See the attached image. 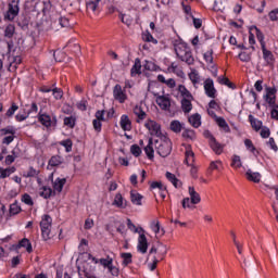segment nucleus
Here are the masks:
<instances>
[{
    "mask_svg": "<svg viewBox=\"0 0 278 278\" xmlns=\"http://www.w3.org/2000/svg\"><path fill=\"white\" fill-rule=\"evenodd\" d=\"M174 49L177 58H179L181 62H186V64L189 66L194 64V56H192V51L184 41L176 40L174 42Z\"/></svg>",
    "mask_w": 278,
    "mask_h": 278,
    "instance_id": "obj_1",
    "label": "nucleus"
},
{
    "mask_svg": "<svg viewBox=\"0 0 278 278\" xmlns=\"http://www.w3.org/2000/svg\"><path fill=\"white\" fill-rule=\"evenodd\" d=\"M154 147L156 149V153H159L161 157H168L173 151V142L166 136L156 139L154 141Z\"/></svg>",
    "mask_w": 278,
    "mask_h": 278,
    "instance_id": "obj_2",
    "label": "nucleus"
},
{
    "mask_svg": "<svg viewBox=\"0 0 278 278\" xmlns=\"http://www.w3.org/2000/svg\"><path fill=\"white\" fill-rule=\"evenodd\" d=\"M8 49H9V71L10 73H14L16 68H18V65L22 64L23 58L21 55L15 54L14 50L12 51V42H8Z\"/></svg>",
    "mask_w": 278,
    "mask_h": 278,
    "instance_id": "obj_3",
    "label": "nucleus"
},
{
    "mask_svg": "<svg viewBox=\"0 0 278 278\" xmlns=\"http://www.w3.org/2000/svg\"><path fill=\"white\" fill-rule=\"evenodd\" d=\"M53 224V219L49 215H43L41 217L40 227H41V236L43 240L51 239V225Z\"/></svg>",
    "mask_w": 278,
    "mask_h": 278,
    "instance_id": "obj_4",
    "label": "nucleus"
},
{
    "mask_svg": "<svg viewBox=\"0 0 278 278\" xmlns=\"http://www.w3.org/2000/svg\"><path fill=\"white\" fill-rule=\"evenodd\" d=\"M21 0H12L9 3L8 11L4 15L5 21H14L16 16H18V12H21Z\"/></svg>",
    "mask_w": 278,
    "mask_h": 278,
    "instance_id": "obj_5",
    "label": "nucleus"
},
{
    "mask_svg": "<svg viewBox=\"0 0 278 278\" xmlns=\"http://www.w3.org/2000/svg\"><path fill=\"white\" fill-rule=\"evenodd\" d=\"M266 94L263 97L264 101L268 103L269 108H275L277 104V88L266 87Z\"/></svg>",
    "mask_w": 278,
    "mask_h": 278,
    "instance_id": "obj_6",
    "label": "nucleus"
},
{
    "mask_svg": "<svg viewBox=\"0 0 278 278\" xmlns=\"http://www.w3.org/2000/svg\"><path fill=\"white\" fill-rule=\"evenodd\" d=\"M144 127L149 130V132L152 136H155L156 138H161L164 137V135L162 134V126H160V124H157V122L153 121V119H149L146 124Z\"/></svg>",
    "mask_w": 278,
    "mask_h": 278,
    "instance_id": "obj_7",
    "label": "nucleus"
},
{
    "mask_svg": "<svg viewBox=\"0 0 278 278\" xmlns=\"http://www.w3.org/2000/svg\"><path fill=\"white\" fill-rule=\"evenodd\" d=\"M38 121L43 127H55L58 125V117L49 115L47 113H39Z\"/></svg>",
    "mask_w": 278,
    "mask_h": 278,
    "instance_id": "obj_8",
    "label": "nucleus"
},
{
    "mask_svg": "<svg viewBox=\"0 0 278 278\" xmlns=\"http://www.w3.org/2000/svg\"><path fill=\"white\" fill-rule=\"evenodd\" d=\"M113 97L115 101H118V103H125L127 100V93L125 92V89L121 85H115L113 88Z\"/></svg>",
    "mask_w": 278,
    "mask_h": 278,
    "instance_id": "obj_9",
    "label": "nucleus"
},
{
    "mask_svg": "<svg viewBox=\"0 0 278 278\" xmlns=\"http://www.w3.org/2000/svg\"><path fill=\"white\" fill-rule=\"evenodd\" d=\"M204 91L210 99H216V88L214 87V80L212 78H207L204 81Z\"/></svg>",
    "mask_w": 278,
    "mask_h": 278,
    "instance_id": "obj_10",
    "label": "nucleus"
},
{
    "mask_svg": "<svg viewBox=\"0 0 278 278\" xmlns=\"http://www.w3.org/2000/svg\"><path fill=\"white\" fill-rule=\"evenodd\" d=\"M137 251L142 253V255L149 251V241L147 240V236L144 233L139 235Z\"/></svg>",
    "mask_w": 278,
    "mask_h": 278,
    "instance_id": "obj_11",
    "label": "nucleus"
},
{
    "mask_svg": "<svg viewBox=\"0 0 278 278\" xmlns=\"http://www.w3.org/2000/svg\"><path fill=\"white\" fill-rule=\"evenodd\" d=\"M156 97V104L159 105V108H161V110H169L170 108V100L165 97V96H157Z\"/></svg>",
    "mask_w": 278,
    "mask_h": 278,
    "instance_id": "obj_12",
    "label": "nucleus"
},
{
    "mask_svg": "<svg viewBox=\"0 0 278 278\" xmlns=\"http://www.w3.org/2000/svg\"><path fill=\"white\" fill-rule=\"evenodd\" d=\"M210 147L216 155H220L223 153V144H220L218 141H216V138L214 136L210 137Z\"/></svg>",
    "mask_w": 278,
    "mask_h": 278,
    "instance_id": "obj_13",
    "label": "nucleus"
},
{
    "mask_svg": "<svg viewBox=\"0 0 278 278\" xmlns=\"http://www.w3.org/2000/svg\"><path fill=\"white\" fill-rule=\"evenodd\" d=\"M155 253H159V255H161V260H164L168 250L166 249V245L160 244L159 248L152 247L149 251V255H153Z\"/></svg>",
    "mask_w": 278,
    "mask_h": 278,
    "instance_id": "obj_14",
    "label": "nucleus"
},
{
    "mask_svg": "<svg viewBox=\"0 0 278 278\" xmlns=\"http://www.w3.org/2000/svg\"><path fill=\"white\" fill-rule=\"evenodd\" d=\"M263 52V59L265 60L266 64H273L275 62V55L268 49H266V45H263L261 48Z\"/></svg>",
    "mask_w": 278,
    "mask_h": 278,
    "instance_id": "obj_15",
    "label": "nucleus"
},
{
    "mask_svg": "<svg viewBox=\"0 0 278 278\" xmlns=\"http://www.w3.org/2000/svg\"><path fill=\"white\" fill-rule=\"evenodd\" d=\"M119 125L124 131H131V119L128 115H122Z\"/></svg>",
    "mask_w": 278,
    "mask_h": 278,
    "instance_id": "obj_16",
    "label": "nucleus"
},
{
    "mask_svg": "<svg viewBox=\"0 0 278 278\" xmlns=\"http://www.w3.org/2000/svg\"><path fill=\"white\" fill-rule=\"evenodd\" d=\"M245 177L249 181H253L254 184H260L262 179V175L260 173H254L251 169H248L245 173Z\"/></svg>",
    "mask_w": 278,
    "mask_h": 278,
    "instance_id": "obj_17",
    "label": "nucleus"
},
{
    "mask_svg": "<svg viewBox=\"0 0 278 278\" xmlns=\"http://www.w3.org/2000/svg\"><path fill=\"white\" fill-rule=\"evenodd\" d=\"M189 195L193 205H198V203H201V195L199 194V192H197V190H194V187H189Z\"/></svg>",
    "mask_w": 278,
    "mask_h": 278,
    "instance_id": "obj_18",
    "label": "nucleus"
},
{
    "mask_svg": "<svg viewBox=\"0 0 278 278\" xmlns=\"http://www.w3.org/2000/svg\"><path fill=\"white\" fill-rule=\"evenodd\" d=\"M134 114L137 116V123H142L147 118V113L142 110V106L136 105L134 108Z\"/></svg>",
    "mask_w": 278,
    "mask_h": 278,
    "instance_id": "obj_19",
    "label": "nucleus"
},
{
    "mask_svg": "<svg viewBox=\"0 0 278 278\" xmlns=\"http://www.w3.org/2000/svg\"><path fill=\"white\" fill-rule=\"evenodd\" d=\"M113 205H116V207H122L123 210H125V207H127V201L123 199V194L116 193L115 199L113 201Z\"/></svg>",
    "mask_w": 278,
    "mask_h": 278,
    "instance_id": "obj_20",
    "label": "nucleus"
},
{
    "mask_svg": "<svg viewBox=\"0 0 278 278\" xmlns=\"http://www.w3.org/2000/svg\"><path fill=\"white\" fill-rule=\"evenodd\" d=\"M144 153L150 160H153V157H155V150H153V138L149 139L148 146L144 148Z\"/></svg>",
    "mask_w": 278,
    "mask_h": 278,
    "instance_id": "obj_21",
    "label": "nucleus"
},
{
    "mask_svg": "<svg viewBox=\"0 0 278 278\" xmlns=\"http://www.w3.org/2000/svg\"><path fill=\"white\" fill-rule=\"evenodd\" d=\"M21 248L26 249L27 253H31L34 251V249L31 248V242L27 238L22 239L16 245V249Z\"/></svg>",
    "mask_w": 278,
    "mask_h": 278,
    "instance_id": "obj_22",
    "label": "nucleus"
},
{
    "mask_svg": "<svg viewBox=\"0 0 278 278\" xmlns=\"http://www.w3.org/2000/svg\"><path fill=\"white\" fill-rule=\"evenodd\" d=\"M142 64L139 59H136L134 66L130 70L131 77H136V75H141Z\"/></svg>",
    "mask_w": 278,
    "mask_h": 278,
    "instance_id": "obj_23",
    "label": "nucleus"
},
{
    "mask_svg": "<svg viewBox=\"0 0 278 278\" xmlns=\"http://www.w3.org/2000/svg\"><path fill=\"white\" fill-rule=\"evenodd\" d=\"M65 185L66 178H56L53 182V189L55 190V192H62Z\"/></svg>",
    "mask_w": 278,
    "mask_h": 278,
    "instance_id": "obj_24",
    "label": "nucleus"
},
{
    "mask_svg": "<svg viewBox=\"0 0 278 278\" xmlns=\"http://www.w3.org/2000/svg\"><path fill=\"white\" fill-rule=\"evenodd\" d=\"M166 179H168V181H170V184H173V186L175 188H179L181 187V181H179V179H177V176H175V174L167 172L165 174Z\"/></svg>",
    "mask_w": 278,
    "mask_h": 278,
    "instance_id": "obj_25",
    "label": "nucleus"
},
{
    "mask_svg": "<svg viewBox=\"0 0 278 278\" xmlns=\"http://www.w3.org/2000/svg\"><path fill=\"white\" fill-rule=\"evenodd\" d=\"M181 109L185 114L192 112V102L190 101V98H185L181 100Z\"/></svg>",
    "mask_w": 278,
    "mask_h": 278,
    "instance_id": "obj_26",
    "label": "nucleus"
},
{
    "mask_svg": "<svg viewBox=\"0 0 278 278\" xmlns=\"http://www.w3.org/2000/svg\"><path fill=\"white\" fill-rule=\"evenodd\" d=\"M169 127L172 131H174V134H181V129H184V124L179 121H172Z\"/></svg>",
    "mask_w": 278,
    "mask_h": 278,
    "instance_id": "obj_27",
    "label": "nucleus"
},
{
    "mask_svg": "<svg viewBox=\"0 0 278 278\" xmlns=\"http://www.w3.org/2000/svg\"><path fill=\"white\" fill-rule=\"evenodd\" d=\"M130 201L134 205H142V195L136 191H131Z\"/></svg>",
    "mask_w": 278,
    "mask_h": 278,
    "instance_id": "obj_28",
    "label": "nucleus"
},
{
    "mask_svg": "<svg viewBox=\"0 0 278 278\" xmlns=\"http://www.w3.org/2000/svg\"><path fill=\"white\" fill-rule=\"evenodd\" d=\"M189 123L194 127L195 129L201 127V115L193 114L189 117Z\"/></svg>",
    "mask_w": 278,
    "mask_h": 278,
    "instance_id": "obj_29",
    "label": "nucleus"
},
{
    "mask_svg": "<svg viewBox=\"0 0 278 278\" xmlns=\"http://www.w3.org/2000/svg\"><path fill=\"white\" fill-rule=\"evenodd\" d=\"M16 168L14 167H9V168H3L0 167V179H5L10 177L13 173H15Z\"/></svg>",
    "mask_w": 278,
    "mask_h": 278,
    "instance_id": "obj_30",
    "label": "nucleus"
},
{
    "mask_svg": "<svg viewBox=\"0 0 278 278\" xmlns=\"http://www.w3.org/2000/svg\"><path fill=\"white\" fill-rule=\"evenodd\" d=\"M249 121L255 131H260V129H262V121L255 118L253 115H249Z\"/></svg>",
    "mask_w": 278,
    "mask_h": 278,
    "instance_id": "obj_31",
    "label": "nucleus"
},
{
    "mask_svg": "<svg viewBox=\"0 0 278 278\" xmlns=\"http://www.w3.org/2000/svg\"><path fill=\"white\" fill-rule=\"evenodd\" d=\"M189 79L192 81L193 86H197V84L201 81V76H199V72L197 70H192L189 74Z\"/></svg>",
    "mask_w": 278,
    "mask_h": 278,
    "instance_id": "obj_32",
    "label": "nucleus"
},
{
    "mask_svg": "<svg viewBox=\"0 0 278 278\" xmlns=\"http://www.w3.org/2000/svg\"><path fill=\"white\" fill-rule=\"evenodd\" d=\"M64 159L60 155H54L49 160V166H60V164H63Z\"/></svg>",
    "mask_w": 278,
    "mask_h": 278,
    "instance_id": "obj_33",
    "label": "nucleus"
},
{
    "mask_svg": "<svg viewBox=\"0 0 278 278\" xmlns=\"http://www.w3.org/2000/svg\"><path fill=\"white\" fill-rule=\"evenodd\" d=\"M121 257H122V260H123V262H122L123 266H129V264H131V262H132V260H131V257H132L131 253L124 252V253L121 254Z\"/></svg>",
    "mask_w": 278,
    "mask_h": 278,
    "instance_id": "obj_34",
    "label": "nucleus"
},
{
    "mask_svg": "<svg viewBox=\"0 0 278 278\" xmlns=\"http://www.w3.org/2000/svg\"><path fill=\"white\" fill-rule=\"evenodd\" d=\"M215 121H216L218 127H220L222 129H224V131H229V125L227 124V122L225 121V118L217 116V117L215 118Z\"/></svg>",
    "mask_w": 278,
    "mask_h": 278,
    "instance_id": "obj_35",
    "label": "nucleus"
},
{
    "mask_svg": "<svg viewBox=\"0 0 278 278\" xmlns=\"http://www.w3.org/2000/svg\"><path fill=\"white\" fill-rule=\"evenodd\" d=\"M99 263L104 268H109L110 266H112L114 264V258H112L110 255H108L106 258H100Z\"/></svg>",
    "mask_w": 278,
    "mask_h": 278,
    "instance_id": "obj_36",
    "label": "nucleus"
},
{
    "mask_svg": "<svg viewBox=\"0 0 278 278\" xmlns=\"http://www.w3.org/2000/svg\"><path fill=\"white\" fill-rule=\"evenodd\" d=\"M185 162L188 166H192V164L194 163V152H192V150H187L186 151Z\"/></svg>",
    "mask_w": 278,
    "mask_h": 278,
    "instance_id": "obj_37",
    "label": "nucleus"
},
{
    "mask_svg": "<svg viewBox=\"0 0 278 278\" xmlns=\"http://www.w3.org/2000/svg\"><path fill=\"white\" fill-rule=\"evenodd\" d=\"M99 3H101V0H94V1L89 0L86 3L87 10H90L91 12H96L97 8H99Z\"/></svg>",
    "mask_w": 278,
    "mask_h": 278,
    "instance_id": "obj_38",
    "label": "nucleus"
},
{
    "mask_svg": "<svg viewBox=\"0 0 278 278\" xmlns=\"http://www.w3.org/2000/svg\"><path fill=\"white\" fill-rule=\"evenodd\" d=\"M60 144L65 148L66 153H71L73 151V141L71 139L60 141Z\"/></svg>",
    "mask_w": 278,
    "mask_h": 278,
    "instance_id": "obj_39",
    "label": "nucleus"
},
{
    "mask_svg": "<svg viewBox=\"0 0 278 278\" xmlns=\"http://www.w3.org/2000/svg\"><path fill=\"white\" fill-rule=\"evenodd\" d=\"M14 31H16V27H14L12 24H9L4 29L5 38H12V36H14Z\"/></svg>",
    "mask_w": 278,
    "mask_h": 278,
    "instance_id": "obj_40",
    "label": "nucleus"
},
{
    "mask_svg": "<svg viewBox=\"0 0 278 278\" xmlns=\"http://www.w3.org/2000/svg\"><path fill=\"white\" fill-rule=\"evenodd\" d=\"M232 168H242V160L240 159L239 155H233L232 156V162H231Z\"/></svg>",
    "mask_w": 278,
    "mask_h": 278,
    "instance_id": "obj_41",
    "label": "nucleus"
},
{
    "mask_svg": "<svg viewBox=\"0 0 278 278\" xmlns=\"http://www.w3.org/2000/svg\"><path fill=\"white\" fill-rule=\"evenodd\" d=\"M151 229L152 231H154V233H160L161 231V236H164L165 231L164 228L160 229V222H152L151 223Z\"/></svg>",
    "mask_w": 278,
    "mask_h": 278,
    "instance_id": "obj_42",
    "label": "nucleus"
},
{
    "mask_svg": "<svg viewBox=\"0 0 278 278\" xmlns=\"http://www.w3.org/2000/svg\"><path fill=\"white\" fill-rule=\"evenodd\" d=\"M53 190L50 187H42L40 197H42L43 199H50Z\"/></svg>",
    "mask_w": 278,
    "mask_h": 278,
    "instance_id": "obj_43",
    "label": "nucleus"
},
{
    "mask_svg": "<svg viewBox=\"0 0 278 278\" xmlns=\"http://www.w3.org/2000/svg\"><path fill=\"white\" fill-rule=\"evenodd\" d=\"M22 203H25V205H29L31 207L34 205V199H31L29 193H24L22 195Z\"/></svg>",
    "mask_w": 278,
    "mask_h": 278,
    "instance_id": "obj_44",
    "label": "nucleus"
},
{
    "mask_svg": "<svg viewBox=\"0 0 278 278\" xmlns=\"http://www.w3.org/2000/svg\"><path fill=\"white\" fill-rule=\"evenodd\" d=\"M217 81L222 86H227L228 88H233V85L231 84V81L227 77L220 76V77L217 78Z\"/></svg>",
    "mask_w": 278,
    "mask_h": 278,
    "instance_id": "obj_45",
    "label": "nucleus"
},
{
    "mask_svg": "<svg viewBox=\"0 0 278 278\" xmlns=\"http://www.w3.org/2000/svg\"><path fill=\"white\" fill-rule=\"evenodd\" d=\"M52 94L56 101H60V99L64 97V91H62L61 88L55 87L52 89Z\"/></svg>",
    "mask_w": 278,
    "mask_h": 278,
    "instance_id": "obj_46",
    "label": "nucleus"
},
{
    "mask_svg": "<svg viewBox=\"0 0 278 278\" xmlns=\"http://www.w3.org/2000/svg\"><path fill=\"white\" fill-rule=\"evenodd\" d=\"M143 67L146 71H157V65L153 61H144Z\"/></svg>",
    "mask_w": 278,
    "mask_h": 278,
    "instance_id": "obj_47",
    "label": "nucleus"
},
{
    "mask_svg": "<svg viewBox=\"0 0 278 278\" xmlns=\"http://www.w3.org/2000/svg\"><path fill=\"white\" fill-rule=\"evenodd\" d=\"M214 50H208L204 53V60L205 62H207L208 64H213L214 63Z\"/></svg>",
    "mask_w": 278,
    "mask_h": 278,
    "instance_id": "obj_48",
    "label": "nucleus"
},
{
    "mask_svg": "<svg viewBox=\"0 0 278 278\" xmlns=\"http://www.w3.org/2000/svg\"><path fill=\"white\" fill-rule=\"evenodd\" d=\"M178 90L182 97H186V99H192V94L190 93V91H188V89H186V86L180 85L178 87Z\"/></svg>",
    "mask_w": 278,
    "mask_h": 278,
    "instance_id": "obj_49",
    "label": "nucleus"
},
{
    "mask_svg": "<svg viewBox=\"0 0 278 278\" xmlns=\"http://www.w3.org/2000/svg\"><path fill=\"white\" fill-rule=\"evenodd\" d=\"M119 18H121L122 23H124V25H128V26L131 25V23L134 21L130 15H126L123 13L119 14Z\"/></svg>",
    "mask_w": 278,
    "mask_h": 278,
    "instance_id": "obj_50",
    "label": "nucleus"
},
{
    "mask_svg": "<svg viewBox=\"0 0 278 278\" xmlns=\"http://www.w3.org/2000/svg\"><path fill=\"white\" fill-rule=\"evenodd\" d=\"M75 117L74 116H70V117H65L64 118V125L65 127H70L71 129H73V127H75Z\"/></svg>",
    "mask_w": 278,
    "mask_h": 278,
    "instance_id": "obj_51",
    "label": "nucleus"
},
{
    "mask_svg": "<svg viewBox=\"0 0 278 278\" xmlns=\"http://www.w3.org/2000/svg\"><path fill=\"white\" fill-rule=\"evenodd\" d=\"M1 136H14V134H16V130L14 129V127H7V128H2L0 130Z\"/></svg>",
    "mask_w": 278,
    "mask_h": 278,
    "instance_id": "obj_52",
    "label": "nucleus"
},
{
    "mask_svg": "<svg viewBox=\"0 0 278 278\" xmlns=\"http://www.w3.org/2000/svg\"><path fill=\"white\" fill-rule=\"evenodd\" d=\"M130 152L135 155V157H140L142 150L140 149V146L134 144L130 147Z\"/></svg>",
    "mask_w": 278,
    "mask_h": 278,
    "instance_id": "obj_53",
    "label": "nucleus"
},
{
    "mask_svg": "<svg viewBox=\"0 0 278 278\" xmlns=\"http://www.w3.org/2000/svg\"><path fill=\"white\" fill-rule=\"evenodd\" d=\"M211 170H220L223 168V162L222 161H213L210 164Z\"/></svg>",
    "mask_w": 278,
    "mask_h": 278,
    "instance_id": "obj_54",
    "label": "nucleus"
},
{
    "mask_svg": "<svg viewBox=\"0 0 278 278\" xmlns=\"http://www.w3.org/2000/svg\"><path fill=\"white\" fill-rule=\"evenodd\" d=\"M109 273H111L112 277H118L121 275V269L114 266V263L108 268Z\"/></svg>",
    "mask_w": 278,
    "mask_h": 278,
    "instance_id": "obj_55",
    "label": "nucleus"
},
{
    "mask_svg": "<svg viewBox=\"0 0 278 278\" xmlns=\"http://www.w3.org/2000/svg\"><path fill=\"white\" fill-rule=\"evenodd\" d=\"M78 250L79 253H86V251H88V240L81 239Z\"/></svg>",
    "mask_w": 278,
    "mask_h": 278,
    "instance_id": "obj_56",
    "label": "nucleus"
},
{
    "mask_svg": "<svg viewBox=\"0 0 278 278\" xmlns=\"http://www.w3.org/2000/svg\"><path fill=\"white\" fill-rule=\"evenodd\" d=\"M254 29L256 30V38H257L258 42H261V48H263L264 45H266V41H264V34L261 33L257 27H254Z\"/></svg>",
    "mask_w": 278,
    "mask_h": 278,
    "instance_id": "obj_57",
    "label": "nucleus"
},
{
    "mask_svg": "<svg viewBox=\"0 0 278 278\" xmlns=\"http://www.w3.org/2000/svg\"><path fill=\"white\" fill-rule=\"evenodd\" d=\"M182 138H189V140H193V138H194V130L185 129L182 131Z\"/></svg>",
    "mask_w": 278,
    "mask_h": 278,
    "instance_id": "obj_58",
    "label": "nucleus"
},
{
    "mask_svg": "<svg viewBox=\"0 0 278 278\" xmlns=\"http://www.w3.org/2000/svg\"><path fill=\"white\" fill-rule=\"evenodd\" d=\"M150 188L152 190H155V188H157L159 190H166V187L162 185V182L160 181H153L150 184Z\"/></svg>",
    "mask_w": 278,
    "mask_h": 278,
    "instance_id": "obj_59",
    "label": "nucleus"
},
{
    "mask_svg": "<svg viewBox=\"0 0 278 278\" xmlns=\"http://www.w3.org/2000/svg\"><path fill=\"white\" fill-rule=\"evenodd\" d=\"M143 40H146V42H153V45H157V39L153 38V35L150 33L143 35Z\"/></svg>",
    "mask_w": 278,
    "mask_h": 278,
    "instance_id": "obj_60",
    "label": "nucleus"
},
{
    "mask_svg": "<svg viewBox=\"0 0 278 278\" xmlns=\"http://www.w3.org/2000/svg\"><path fill=\"white\" fill-rule=\"evenodd\" d=\"M21 213V206H18V204L13 203L10 206V214L16 215Z\"/></svg>",
    "mask_w": 278,
    "mask_h": 278,
    "instance_id": "obj_61",
    "label": "nucleus"
},
{
    "mask_svg": "<svg viewBox=\"0 0 278 278\" xmlns=\"http://www.w3.org/2000/svg\"><path fill=\"white\" fill-rule=\"evenodd\" d=\"M239 60L241 62H251V54H249L247 52H241V53H239Z\"/></svg>",
    "mask_w": 278,
    "mask_h": 278,
    "instance_id": "obj_62",
    "label": "nucleus"
},
{
    "mask_svg": "<svg viewBox=\"0 0 278 278\" xmlns=\"http://www.w3.org/2000/svg\"><path fill=\"white\" fill-rule=\"evenodd\" d=\"M270 116L275 121H278V104L276 106H271Z\"/></svg>",
    "mask_w": 278,
    "mask_h": 278,
    "instance_id": "obj_63",
    "label": "nucleus"
},
{
    "mask_svg": "<svg viewBox=\"0 0 278 278\" xmlns=\"http://www.w3.org/2000/svg\"><path fill=\"white\" fill-rule=\"evenodd\" d=\"M270 21H278V9H275L268 14Z\"/></svg>",
    "mask_w": 278,
    "mask_h": 278,
    "instance_id": "obj_64",
    "label": "nucleus"
}]
</instances>
